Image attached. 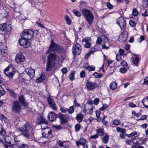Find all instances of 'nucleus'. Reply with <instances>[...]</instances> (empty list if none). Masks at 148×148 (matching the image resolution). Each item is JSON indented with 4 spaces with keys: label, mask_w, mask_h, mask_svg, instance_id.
Returning a JSON list of instances; mask_svg holds the SVG:
<instances>
[{
    "label": "nucleus",
    "mask_w": 148,
    "mask_h": 148,
    "mask_svg": "<svg viewBox=\"0 0 148 148\" xmlns=\"http://www.w3.org/2000/svg\"><path fill=\"white\" fill-rule=\"evenodd\" d=\"M129 24L130 26L132 27H134L136 26V23L135 22L132 20L130 21Z\"/></svg>",
    "instance_id": "3c124183"
},
{
    "label": "nucleus",
    "mask_w": 148,
    "mask_h": 148,
    "mask_svg": "<svg viewBox=\"0 0 148 148\" xmlns=\"http://www.w3.org/2000/svg\"><path fill=\"white\" fill-rule=\"evenodd\" d=\"M102 141L105 144L107 143L109 141V136L106 133L101 138Z\"/></svg>",
    "instance_id": "a878e982"
},
{
    "label": "nucleus",
    "mask_w": 148,
    "mask_h": 148,
    "mask_svg": "<svg viewBox=\"0 0 148 148\" xmlns=\"http://www.w3.org/2000/svg\"><path fill=\"white\" fill-rule=\"evenodd\" d=\"M116 23L119 25L122 30L125 29V26L126 23L123 17L120 16L117 19Z\"/></svg>",
    "instance_id": "ddd939ff"
},
{
    "label": "nucleus",
    "mask_w": 148,
    "mask_h": 148,
    "mask_svg": "<svg viewBox=\"0 0 148 148\" xmlns=\"http://www.w3.org/2000/svg\"><path fill=\"white\" fill-rule=\"evenodd\" d=\"M75 73V71H72L69 74V79L70 80L73 81L74 79V75Z\"/></svg>",
    "instance_id": "f704fd0d"
},
{
    "label": "nucleus",
    "mask_w": 148,
    "mask_h": 148,
    "mask_svg": "<svg viewBox=\"0 0 148 148\" xmlns=\"http://www.w3.org/2000/svg\"><path fill=\"white\" fill-rule=\"evenodd\" d=\"M85 69L88 70L89 71H94L95 70V67L93 65L85 66Z\"/></svg>",
    "instance_id": "72a5a7b5"
},
{
    "label": "nucleus",
    "mask_w": 148,
    "mask_h": 148,
    "mask_svg": "<svg viewBox=\"0 0 148 148\" xmlns=\"http://www.w3.org/2000/svg\"><path fill=\"white\" fill-rule=\"evenodd\" d=\"M82 41L85 42L86 43L90 42V38L89 37H86L82 39Z\"/></svg>",
    "instance_id": "37998d69"
},
{
    "label": "nucleus",
    "mask_w": 148,
    "mask_h": 148,
    "mask_svg": "<svg viewBox=\"0 0 148 148\" xmlns=\"http://www.w3.org/2000/svg\"><path fill=\"white\" fill-rule=\"evenodd\" d=\"M6 134V132L4 130L2 129L1 131H0V135L2 136H5Z\"/></svg>",
    "instance_id": "13d9d810"
},
{
    "label": "nucleus",
    "mask_w": 148,
    "mask_h": 148,
    "mask_svg": "<svg viewBox=\"0 0 148 148\" xmlns=\"http://www.w3.org/2000/svg\"><path fill=\"white\" fill-rule=\"evenodd\" d=\"M117 87V84L116 82L110 83V88L112 90H114Z\"/></svg>",
    "instance_id": "473e14b6"
},
{
    "label": "nucleus",
    "mask_w": 148,
    "mask_h": 148,
    "mask_svg": "<svg viewBox=\"0 0 148 148\" xmlns=\"http://www.w3.org/2000/svg\"><path fill=\"white\" fill-rule=\"evenodd\" d=\"M84 117V115L82 114H77L76 115V119L79 123L81 122Z\"/></svg>",
    "instance_id": "393cba45"
},
{
    "label": "nucleus",
    "mask_w": 148,
    "mask_h": 148,
    "mask_svg": "<svg viewBox=\"0 0 148 148\" xmlns=\"http://www.w3.org/2000/svg\"><path fill=\"white\" fill-rule=\"evenodd\" d=\"M7 28V25L6 23H3L0 24V32L4 31Z\"/></svg>",
    "instance_id": "7c9ffc66"
},
{
    "label": "nucleus",
    "mask_w": 148,
    "mask_h": 148,
    "mask_svg": "<svg viewBox=\"0 0 148 148\" xmlns=\"http://www.w3.org/2000/svg\"><path fill=\"white\" fill-rule=\"evenodd\" d=\"M73 12L76 16L79 17L81 16V13L77 10L74 9L73 10Z\"/></svg>",
    "instance_id": "ea45409f"
},
{
    "label": "nucleus",
    "mask_w": 148,
    "mask_h": 148,
    "mask_svg": "<svg viewBox=\"0 0 148 148\" xmlns=\"http://www.w3.org/2000/svg\"><path fill=\"white\" fill-rule=\"evenodd\" d=\"M128 35L127 32L126 31L123 32L119 35V40L120 42H123L126 40Z\"/></svg>",
    "instance_id": "2eb2a0df"
},
{
    "label": "nucleus",
    "mask_w": 148,
    "mask_h": 148,
    "mask_svg": "<svg viewBox=\"0 0 148 148\" xmlns=\"http://www.w3.org/2000/svg\"><path fill=\"white\" fill-rule=\"evenodd\" d=\"M37 122L39 124H47V121L41 115H39L37 118Z\"/></svg>",
    "instance_id": "aec40b11"
},
{
    "label": "nucleus",
    "mask_w": 148,
    "mask_h": 148,
    "mask_svg": "<svg viewBox=\"0 0 148 148\" xmlns=\"http://www.w3.org/2000/svg\"><path fill=\"white\" fill-rule=\"evenodd\" d=\"M96 84L90 81H88L86 84L87 89L88 90H92L96 88Z\"/></svg>",
    "instance_id": "a211bd4d"
},
{
    "label": "nucleus",
    "mask_w": 148,
    "mask_h": 148,
    "mask_svg": "<svg viewBox=\"0 0 148 148\" xmlns=\"http://www.w3.org/2000/svg\"><path fill=\"white\" fill-rule=\"evenodd\" d=\"M91 46V44L90 43V42L86 43L84 45V47H85L89 48Z\"/></svg>",
    "instance_id": "4d7b16f0"
},
{
    "label": "nucleus",
    "mask_w": 148,
    "mask_h": 148,
    "mask_svg": "<svg viewBox=\"0 0 148 148\" xmlns=\"http://www.w3.org/2000/svg\"><path fill=\"white\" fill-rule=\"evenodd\" d=\"M96 116L98 118V119L100 120L101 119V118L100 117V112L99 111H96Z\"/></svg>",
    "instance_id": "bf43d9fd"
},
{
    "label": "nucleus",
    "mask_w": 148,
    "mask_h": 148,
    "mask_svg": "<svg viewBox=\"0 0 148 148\" xmlns=\"http://www.w3.org/2000/svg\"><path fill=\"white\" fill-rule=\"evenodd\" d=\"M133 56L131 58L132 62V64L134 66H138V62L140 61V59L138 55L136 54L131 53Z\"/></svg>",
    "instance_id": "4468645a"
},
{
    "label": "nucleus",
    "mask_w": 148,
    "mask_h": 148,
    "mask_svg": "<svg viewBox=\"0 0 148 148\" xmlns=\"http://www.w3.org/2000/svg\"><path fill=\"white\" fill-rule=\"evenodd\" d=\"M120 71L123 73H125L127 71V69L124 68H122L120 69Z\"/></svg>",
    "instance_id": "e2e57ef3"
},
{
    "label": "nucleus",
    "mask_w": 148,
    "mask_h": 148,
    "mask_svg": "<svg viewBox=\"0 0 148 148\" xmlns=\"http://www.w3.org/2000/svg\"><path fill=\"white\" fill-rule=\"evenodd\" d=\"M47 100L49 106L53 110L56 111L57 110V105L51 95H49L47 97Z\"/></svg>",
    "instance_id": "423d86ee"
},
{
    "label": "nucleus",
    "mask_w": 148,
    "mask_h": 148,
    "mask_svg": "<svg viewBox=\"0 0 148 148\" xmlns=\"http://www.w3.org/2000/svg\"><path fill=\"white\" fill-rule=\"evenodd\" d=\"M96 132L98 134V136H103L104 135V130L102 128H99L96 130Z\"/></svg>",
    "instance_id": "b1692460"
},
{
    "label": "nucleus",
    "mask_w": 148,
    "mask_h": 148,
    "mask_svg": "<svg viewBox=\"0 0 148 148\" xmlns=\"http://www.w3.org/2000/svg\"><path fill=\"white\" fill-rule=\"evenodd\" d=\"M51 52L55 53H58L64 59L65 58L66 56V52L64 48L56 43L53 40H51L49 49L46 52L47 54Z\"/></svg>",
    "instance_id": "f257e3e1"
},
{
    "label": "nucleus",
    "mask_w": 148,
    "mask_h": 148,
    "mask_svg": "<svg viewBox=\"0 0 148 148\" xmlns=\"http://www.w3.org/2000/svg\"><path fill=\"white\" fill-rule=\"evenodd\" d=\"M20 131L24 132L22 134L25 138L29 139L30 138V133L31 130L29 124L28 123H25L22 127H19Z\"/></svg>",
    "instance_id": "7ed1b4c3"
},
{
    "label": "nucleus",
    "mask_w": 148,
    "mask_h": 148,
    "mask_svg": "<svg viewBox=\"0 0 148 148\" xmlns=\"http://www.w3.org/2000/svg\"><path fill=\"white\" fill-rule=\"evenodd\" d=\"M80 77L82 78H84L85 77V72L83 70L80 72Z\"/></svg>",
    "instance_id": "052dcab7"
},
{
    "label": "nucleus",
    "mask_w": 148,
    "mask_h": 148,
    "mask_svg": "<svg viewBox=\"0 0 148 148\" xmlns=\"http://www.w3.org/2000/svg\"><path fill=\"white\" fill-rule=\"evenodd\" d=\"M113 123L114 125H117L120 124L121 122L119 120L114 119L113 121Z\"/></svg>",
    "instance_id": "09e8293b"
},
{
    "label": "nucleus",
    "mask_w": 148,
    "mask_h": 148,
    "mask_svg": "<svg viewBox=\"0 0 148 148\" xmlns=\"http://www.w3.org/2000/svg\"><path fill=\"white\" fill-rule=\"evenodd\" d=\"M60 60V58L58 56L53 53H51L48 56L47 60L51 62L54 63V64H56V62Z\"/></svg>",
    "instance_id": "6e6552de"
},
{
    "label": "nucleus",
    "mask_w": 148,
    "mask_h": 148,
    "mask_svg": "<svg viewBox=\"0 0 148 148\" xmlns=\"http://www.w3.org/2000/svg\"><path fill=\"white\" fill-rule=\"evenodd\" d=\"M142 103L144 107L148 109V98L147 97H146L143 100Z\"/></svg>",
    "instance_id": "c756f323"
},
{
    "label": "nucleus",
    "mask_w": 148,
    "mask_h": 148,
    "mask_svg": "<svg viewBox=\"0 0 148 148\" xmlns=\"http://www.w3.org/2000/svg\"><path fill=\"white\" fill-rule=\"evenodd\" d=\"M147 118V116L146 115H143L141 116L140 119L138 120V121L144 120L146 119Z\"/></svg>",
    "instance_id": "0e129e2a"
},
{
    "label": "nucleus",
    "mask_w": 148,
    "mask_h": 148,
    "mask_svg": "<svg viewBox=\"0 0 148 148\" xmlns=\"http://www.w3.org/2000/svg\"><path fill=\"white\" fill-rule=\"evenodd\" d=\"M102 39L100 37H98L96 41V43L98 44H100L102 42Z\"/></svg>",
    "instance_id": "338daca9"
},
{
    "label": "nucleus",
    "mask_w": 148,
    "mask_h": 148,
    "mask_svg": "<svg viewBox=\"0 0 148 148\" xmlns=\"http://www.w3.org/2000/svg\"><path fill=\"white\" fill-rule=\"evenodd\" d=\"M117 1V3H123L125 2V3L126 4H129V3L130 1V0H116Z\"/></svg>",
    "instance_id": "58836bf2"
},
{
    "label": "nucleus",
    "mask_w": 148,
    "mask_h": 148,
    "mask_svg": "<svg viewBox=\"0 0 148 148\" xmlns=\"http://www.w3.org/2000/svg\"><path fill=\"white\" fill-rule=\"evenodd\" d=\"M25 71L31 79H32L34 77L35 72L34 69L31 67H29L26 69Z\"/></svg>",
    "instance_id": "dca6fc26"
},
{
    "label": "nucleus",
    "mask_w": 148,
    "mask_h": 148,
    "mask_svg": "<svg viewBox=\"0 0 148 148\" xmlns=\"http://www.w3.org/2000/svg\"><path fill=\"white\" fill-rule=\"evenodd\" d=\"M142 5L144 8H146L148 5V0H143L142 2Z\"/></svg>",
    "instance_id": "4c0bfd02"
},
{
    "label": "nucleus",
    "mask_w": 148,
    "mask_h": 148,
    "mask_svg": "<svg viewBox=\"0 0 148 148\" xmlns=\"http://www.w3.org/2000/svg\"><path fill=\"white\" fill-rule=\"evenodd\" d=\"M81 46L79 43H77L73 45L72 48V52L74 56L78 55L81 53Z\"/></svg>",
    "instance_id": "1a4fd4ad"
},
{
    "label": "nucleus",
    "mask_w": 148,
    "mask_h": 148,
    "mask_svg": "<svg viewBox=\"0 0 148 148\" xmlns=\"http://www.w3.org/2000/svg\"><path fill=\"white\" fill-rule=\"evenodd\" d=\"M7 76L10 79H12L15 71V69L11 65H9L4 70Z\"/></svg>",
    "instance_id": "20e7f679"
},
{
    "label": "nucleus",
    "mask_w": 148,
    "mask_h": 148,
    "mask_svg": "<svg viewBox=\"0 0 148 148\" xmlns=\"http://www.w3.org/2000/svg\"><path fill=\"white\" fill-rule=\"evenodd\" d=\"M69 113L70 114H72L74 111V106H70L69 109H68V111Z\"/></svg>",
    "instance_id": "a19ab883"
},
{
    "label": "nucleus",
    "mask_w": 148,
    "mask_h": 148,
    "mask_svg": "<svg viewBox=\"0 0 148 148\" xmlns=\"http://www.w3.org/2000/svg\"><path fill=\"white\" fill-rule=\"evenodd\" d=\"M14 140L15 143H16V146L19 148L23 142L20 140H18L17 138L15 137H14Z\"/></svg>",
    "instance_id": "c85d7f7f"
},
{
    "label": "nucleus",
    "mask_w": 148,
    "mask_h": 148,
    "mask_svg": "<svg viewBox=\"0 0 148 148\" xmlns=\"http://www.w3.org/2000/svg\"><path fill=\"white\" fill-rule=\"evenodd\" d=\"M54 63H52L47 60V63L46 65V70L47 71H51L55 66Z\"/></svg>",
    "instance_id": "f3484780"
},
{
    "label": "nucleus",
    "mask_w": 148,
    "mask_h": 148,
    "mask_svg": "<svg viewBox=\"0 0 148 148\" xmlns=\"http://www.w3.org/2000/svg\"><path fill=\"white\" fill-rule=\"evenodd\" d=\"M21 109V105L16 100L13 102L12 108L13 112L15 113H19L20 112Z\"/></svg>",
    "instance_id": "9d476101"
},
{
    "label": "nucleus",
    "mask_w": 148,
    "mask_h": 148,
    "mask_svg": "<svg viewBox=\"0 0 148 148\" xmlns=\"http://www.w3.org/2000/svg\"><path fill=\"white\" fill-rule=\"evenodd\" d=\"M29 40L24 38H21L19 39L18 42L21 46L24 48H27L30 46V43Z\"/></svg>",
    "instance_id": "f8f14e48"
},
{
    "label": "nucleus",
    "mask_w": 148,
    "mask_h": 148,
    "mask_svg": "<svg viewBox=\"0 0 148 148\" xmlns=\"http://www.w3.org/2000/svg\"><path fill=\"white\" fill-rule=\"evenodd\" d=\"M79 140L80 141V143H81V145H82L87 143L86 139L84 138L80 139Z\"/></svg>",
    "instance_id": "a18cd8bd"
},
{
    "label": "nucleus",
    "mask_w": 148,
    "mask_h": 148,
    "mask_svg": "<svg viewBox=\"0 0 148 148\" xmlns=\"http://www.w3.org/2000/svg\"><path fill=\"white\" fill-rule=\"evenodd\" d=\"M1 53L3 54H4L5 53H7V47L5 46V49H4L1 47Z\"/></svg>",
    "instance_id": "49530a36"
},
{
    "label": "nucleus",
    "mask_w": 148,
    "mask_h": 148,
    "mask_svg": "<svg viewBox=\"0 0 148 148\" xmlns=\"http://www.w3.org/2000/svg\"><path fill=\"white\" fill-rule=\"evenodd\" d=\"M57 144L58 145V146L60 148H66V146L64 145V142L61 140H59L57 142Z\"/></svg>",
    "instance_id": "2f4dec72"
},
{
    "label": "nucleus",
    "mask_w": 148,
    "mask_h": 148,
    "mask_svg": "<svg viewBox=\"0 0 148 148\" xmlns=\"http://www.w3.org/2000/svg\"><path fill=\"white\" fill-rule=\"evenodd\" d=\"M8 90L10 93V95L11 97L14 98H15L16 97V95L13 90L10 89H9Z\"/></svg>",
    "instance_id": "e433bc0d"
},
{
    "label": "nucleus",
    "mask_w": 148,
    "mask_h": 148,
    "mask_svg": "<svg viewBox=\"0 0 148 148\" xmlns=\"http://www.w3.org/2000/svg\"><path fill=\"white\" fill-rule=\"evenodd\" d=\"M42 134L43 137L48 139L51 138L53 136L52 130L49 127L42 129Z\"/></svg>",
    "instance_id": "0eeeda50"
},
{
    "label": "nucleus",
    "mask_w": 148,
    "mask_h": 148,
    "mask_svg": "<svg viewBox=\"0 0 148 148\" xmlns=\"http://www.w3.org/2000/svg\"><path fill=\"white\" fill-rule=\"evenodd\" d=\"M75 129L76 131H79L80 128V125L79 124H76L75 126Z\"/></svg>",
    "instance_id": "5fc2aeb1"
},
{
    "label": "nucleus",
    "mask_w": 148,
    "mask_h": 148,
    "mask_svg": "<svg viewBox=\"0 0 148 148\" xmlns=\"http://www.w3.org/2000/svg\"><path fill=\"white\" fill-rule=\"evenodd\" d=\"M82 12L88 24L89 25H91L94 21V16L91 11L86 9H84Z\"/></svg>",
    "instance_id": "f03ea898"
},
{
    "label": "nucleus",
    "mask_w": 148,
    "mask_h": 148,
    "mask_svg": "<svg viewBox=\"0 0 148 148\" xmlns=\"http://www.w3.org/2000/svg\"><path fill=\"white\" fill-rule=\"evenodd\" d=\"M60 110L62 113H65L68 111V109L65 107H60Z\"/></svg>",
    "instance_id": "c03bdc74"
},
{
    "label": "nucleus",
    "mask_w": 148,
    "mask_h": 148,
    "mask_svg": "<svg viewBox=\"0 0 148 148\" xmlns=\"http://www.w3.org/2000/svg\"><path fill=\"white\" fill-rule=\"evenodd\" d=\"M121 66H123L126 67L127 65V63L125 60H123L122 62H121Z\"/></svg>",
    "instance_id": "774afa93"
},
{
    "label": "nucleus",
    "mask_w": 148,
    "mask_h": 148,
    "mask_svg": "<svg viewBox=\"0 0 148 148\" xmlns=\"http://www.w3.org/2000/svg\"><path fill=\"white\" fill-rule=\"evenodd\" d=\"M48 117L49 121H53L57 118V114L53 112H50L48 115Z\"/></svg>",
    "instance_id": "412c9836"
},
{
    "label": "nucleus",
    "mask_w": 148,
    "mask_h": 148,
    "mask_svg": "<svg viewBox=\"0 0 148 148\" xmlns=\"http://www.w3.org/2000/svg\"><path fill=\"white\" fill-rule=\"evenodd\" d=\"M1 120L2 121V122H4L5 123H8V120L6 118V117L5 116L3 115H1Z\"/></svg>",
    "instance_id": "c9c22d12"
},
{
    "label": "nucleus",
    "mask_w": 148,
    "mask_h": 148,
    "mask_svg": "<svg viewBox=\"0 0 148 148\" xmlns=\"http://www.w3.org/2000/svg\"><path fill=\"white\" fill-rule=\"evenodd\" d=\"M45 79V77L43 73H42L41 75L36 79L37 82H41Z\"/></svg>",
    "instance_id": "bb28decb"
},
{
    "label": "nucleus",
    "mask_w": 148,
    "mask_h": 148,
    "mask_svg": "<svg viewBox=\"0 0 148 148\" xmlns=\"http://www.w3.org/2000/svg\"><path fill=\"white\" fill-rule=\"evenodd\" d=\"M19 148H29V146L27 144L23 142Z\"/></svg>",
    "instance_id": "8fccbe9b"
},
{
    "label": "nucleus",
    "mask_w": 148,
    "mask_h": 148,
    "mask_svg": "<svg viewBox=\"0 0 148 148\" xmlns=\"http://www.w3.org/2000/svg\"><path fill=\"white\" fill-rule=\"evenodd\" d=\"M25 60L24 56L21 53L17 54L15 58V61L17 63H20L24 62Z\"/></svg>",
    "instance_id": "6ab92c4d"
},
{
    "label": "nucleus",
    "mask_w": 148,
    "mask_h": 148,
    "mask_svg": "<svg viewBox=\"0 0 148 148\" xmlns=\"http://www.w3.org/2000/svg\"><path fill=\"white\" fill-rule=\"evenodd\" d=\"M33 36L34 32L31 29L24 30L21 35V38H24L29 40L32 38Z\"/></svg>",
    "instance_id": "39448f33"
},
{
    "label": "nucleus",
    "mask_w": 148,
    "mask_h": 148,
    "mask_svg": "<svg viewBox=\"0 0 148 148\" xmlns=\"http://www.w3.org/2000/svg\"><path fill=\"white\" fill-rule=\"evenodd\" d=\"M65 19L67 23L70 25L71 24V20L68 16L66 15L65 17Z\"/></svg>",
    "instance_id": "79ce46f5"
},
{
    "label": "nucleus",
    "mask_w": 148,
    "mask_h": 148,
    "mask_svg": "<svg viewBox=\"0 0 148 148\" xmlns=\"http://www.w3.org/2000/svg\"><path fill=\"white\" fill-rule=\"evenodd\" d=\"M58 116L62 124L66 123L69 120V116L68 114H64L59 112L58 114Z\"/></svg>",
    "instance_id": "9b49d317"
},
{
    "label": "nucleus",
    "mask_w": 148,
    "mask_h": 148,
    "mask_svg": "<svg viewBox=\"0 0 148 148\" xmlns=\"http://www.w3.org/2000/svg\"><path fill=\"white\" fill-rule=\"evenodd\" d=\"M14 145L15 144L12 143L11 141L3 144V146L5 148H14Z\"/></svg>",
    "instance_id": "5701e85b"
},
{
    "label": "nucleus",
    "mask_w": 148,
    "mask_h": 148,
    "mask_svg": "<svg viewBox=\"0 0 148 148\" xmlns=\"http://www.w3.org/2000/svg\"><path fill=\"white\" fill-rule=\"evenodd\" d=\"M98 137L99 136L98 134H97L96 133L94 135H91L90 136V138L91 139H96L98 138Z\"/></svg>",
    "instance_id": "680f3d73"
},
{
    "label": "nucleus",
    "mask_w": 148,
    "mask_h": 148,
    "mask_svg": "<svg viewBox=\"0 0 148 148\" xmlns=\"http://www.w3.org/2000/svg\"><path fill=\"white\" fill-rule=\"evenodd\" d=\"M93 75H94L96 78H100L102 76L101 74H99L97 72H95L93 74Z\"/></svg>",
    "instance_id": "de8ad7c7"
},
{
    "label": "nucleus",
    "mask_w": 148,
    "mask_h": 148,
    "mask_svg": "<svg viewBox=\"0 0 148 148\" xmlns=\"http://www.w3.org/2000/svg\"><path fill=\"white\" fill-rule=\"evenodd\" d=\"M18 101L22 106H26L28 105L27 103L25 100L24 96L23 95H20L18 98Z\"/></svg>",
    "instance_id": "4be33fe9"
},
{
    "label": "nucleus",
    "mask_w": 148,
    "mask_h": 148,
    "mask_svg": "<svg viewBox=\"0 0 148 148\" xmlns=\"http://www.w3.org/2000/svg\"><path fill=\"white\" fill-rule=\"evenodd\" d=\"M140 133L138 132H133L131 133L127 134V136L128 137H131L133 136H134L135 137H137L139 135Z\"/></svg>",
    "instance_id": "cd10ccee"
},
{
    "label": "nucleus",
    "mask_w": 148,
    "mask_h": 148,
    "mask_svg": "<svg viewBox=\"0 0 148 148\" xmlns=\"http://www.w3.org/2000/svg\"><path fill=\"white\" fill-rule=\"evenodd\" d=\"M108 105L106 104H103V107L100 108V110H103L106 109L108 107Z\"/></svg>",
    "instance_id": "69168bd1"
},
{
    "label": "nucleus",
    "mask_w": 148,
    "mask_h": 148,
    "mask_svg": "<svg viewBox=\"0 0 148 148\" xmlns=\"http://www.w3.org/2000/svg\"><path fill=\"white\" fill-rule=\"evenodd\" d=\"M96 47H97V45H95L94 47H92L91 48V50L90 51L92 53V54H93L96 51L95 48Z\"/></svg>",
    "instance_id": "6e6d98bb"
},
{
    "label": "nucleus",
    "mask_w": 148,
    "mask_h": 148,
    "mask_svg": "<svg viewBox=\"0 0 148 148\" xmlns=\"http://www.w3.org/2000/svg\"><path fill=\"white\" fill-rule=\"evenodd\" d=\"M132 14L134 16H136L138 14V12L136 9H134L132 10Z\"/></svg>",
    "instance_id": "864d4df0"
},
{
    "label": "nucleus",
    "mask_w": 148,
    "mask_h": 148,
    "mask_svg": "<svg viewBox=\"0 0 148 148\" xmlns=\"http://www.w3.org/2000/svg\"><path fill=\"white\" fill-rule=\"evenodd\" d=\"M138 138H133L131 139L132 142L134 144H137Z\"/></svg>",
    "instance_id": "603ef678"
}]
</instances>
